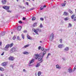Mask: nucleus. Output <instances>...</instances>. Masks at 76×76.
I'll return each mask as SVG.
<instances>
[{"label": "nucleus", "mask_w": 76, "mask_h": 76, "mask_svg": "<svg viewBox=\"0 0 76 76\" xmlns=\"http://www.w3.org/2000/svg\"><path fill=\"white\" fill-rule=\"evenodd\" d=\"M74 68H76V65H75V67Z\"/></svg>", "instance_id": "338daca9"}, {"label": "nucleus", "mask_w": 76, "mask_h": 76, "mask_svg": "<svg viewBox=\"0 0 76 76\" xmlns=\"http://www.w3.org/2000/svg\"><path fill=\"white\" fill-rule=\"evenodd\" d=\"M6 65H7V62H3L1 64V65L2 66H4V67H5Z\"/></svg>", "instance_id": "423d86ee"}, {"label": "nucleus", "mask_w": 76, "mask_h": 76, "mask_svg": "<svg viewBox=\"0 0 76 76\" xmlns=\"http://www.w3.org/2000/svg\"><path fill=\"white\" fill-rule=\"evenodd\" d=\"M34 8H31L30 9V10H34Z\"/></svg>", "instance_id": "49530a36"}, {"label": "nucleus", "mask_w": 76, "mask_h": 76, "mask_svg": "<svg viewBox=\"0 0 76 76\" xmlns=\"http://www.w3.org/2000/svg\"><path fill=\"white\" fill-rule=\"evenodd\" d=\"M34 59H32L30 61V63H29L30 64L29 65V66H31V63H32L33 62H34Z\"/></svg>", "instance_id": "1a4fd4ad"}, {"label": "nucleus", "mask_w": 76, "mask_h": 76, "mask_svg": "<svg viewBox=\"0 0 76 76\" xmlns=\"http://www.w3.org/2000/svg\"><path fill=\"white\" fill-rule=\"evenodd\" d=\"M62 59L63 60H66V58H63Z\"/></svg>", "instance_id": "8fccbe9b"}, {"label": "nucleus", "mask_w": 76, "mask_h": 76, "mask_svg": "<svg viewBox=\"0 0 76 76\" xmlns=\"http://www.w3.org/2000/svg\"><path fill=\"white\" fill-rule=\"evenodd\" d=\"M37 23H34L33 25L34 27H35V26H37Z\"/></svg>", "instance_id": "c85d7f7f"}, {"label": "nucleus", "mask_w": 76, "mask_h": 76, "mask_svg": "<svg viewBox=\"0 0 76 76\" xmlns=\"http://www.w3.org/2000/svg\"><path fill=\"white\" fill-rule=\"evenodd\" d=\"M5 51H8L9 49H6L5 48Z\"/></svg>", "instance_id": "5fc2aeb1"}, {"label": "nucleus", "mask_w": 76, "mask_h": 76, "mask_svg": "<svg viewBox=\"0 0 76 76\" xmlns=\"http://www.w3.org/2000/svg\"><path fill=\"white\" fill-rule=\"evenodd\" d=\"M41 71H39L38 73V76H40L41 75Z\"/></svg>", "instance_id": "4be33fe9"}, {"label": "nucleus", "mask_w": 76, "mask_h": 76, "mask_svg": "<svg viewBox=\"0 0 76 76\" xmlns=\"http://www.w3.org/2000/svg\"><path fill=\"white\" fill-rule=\"evenodd\" d=\"M35 75H36V76H37V73L35 74Z\"/></svg>", "instance_id": "69168bd1"}, {"label": "nucleus", "mask_w": 76, "mask_h": 76, "mask_svg": "<svg viewBox=\"0 0 76 76\" xmlns=\"http://www.w3.org/2000/svg\"><path fill=\"white\" fill-rule=\"evenodd\" d=\"M40 19L41 20H44V18H40Z\"/></svg>", "instance_id": "37998d69"}, {"label": "nucleus", "mask_w": 76, "mask_h": 76, "mask_svg": "<svg viewBox=\"0 0 76 76\" xmlns=\"http://www.w3.org/2000/svg\"><path fill=\"white\" fill-rule=\"evenodd\" d=\"M26 4H27V6H29V3L28 2H27L26 3Z\"/></svg>", "instance_id": "c03bdc74"}, {"label": "nucleus", "mask_w": 76, "mask_h": 76, "mask_svg": "<svg viewBox=\"0 0 76 76\" xmlns=\"http://www.w3.org/2000/svg\"><path fill=\"white\" fill-rule=\"evenodd\" d=\"M64 51H69V47H66L64 49Z\"/></svg>", "instance_id": "6ab92c4d"}, {"label": "nucleus", "mask_w": 76, "mask_h": 76, "mask_svg": "<svg viewBox=\"0 0 76 76\" xmlns=\"http://www.w3.org/2000/svg\"><path fill=\"white\" fill-rule=\"evenodd\" d=\"M32 31H34V32H35L36 34H37V35H39V34L38 33V32H41V30L39 28H37L35 29V28H33L32 29Z\"/></svg>", "instance_id": "f257e3e1"}, {"label": "nucleus", "mask_w": 76, "mask_h": 76, "mask_svg": "<svg viewBox=\"0 0 76 76\" xmlns=\"http://www.w3.org/2000/svg\"><path fill=\"white\" fill-rule=\"evenodd\" d=\"M13 39L15 40L16 39V36H14L12 38Z\"/></svg>", "instance_id": "393cba45"}, {"label": "nucleus", "mask_w": 76, "mask_h": 76, "mask_svg": "<svg viewBox=\"0 0 76 76\" xmlns=\"http://www.w3.org/2000/svg\"><path fill=\"white\" fill-rule=\"evenodd\" d=\"M74 21H76V19H74Z\"/></svg>", "instance_id": "052dcab7"}, {"label": "nucleus", "mask_w": 76, "mask_h": 76, "mask_svg": "<svg viewBox=\"0 0 76 76\" xmlns=\"http://www.w3.org/2000/svg\"><path fill=\"white\" fill-rule=\"evenodd\" d=\"M64 20H65V21H67V20H69V18H67V17H66V18H64Z\"/></svg>", "instance_id": "5701e85b"}, {"label": "nucleus", "mask_w": 76, "mask_h": 76, "mask_svg": "<svg viewBox=\"0 0 76 76\" xmlns=\"http://www.w3.org/2000/svg\"><path fill=\"white\" fill-rule=\"evenodd\" d=\"M1 44H2V42H0V46H1Z\"/></svg>", "instance_id": "4d7b16f0"}, {"label": "nucleus", "mask_w": 76, "mask_h": 76, "mask_svg": "<svg viewBox=\"0 0 76 76\" xmlns=\"http://www.w3.org/2000/svg\"><path fill=\"white\" fill-rule=\"evenodd\" d=\"M13 45V43H12L10 45V47H12Z\"/></svg>", "instance_id": "4c0bfd02"}, {"label": "nucleus", "mask_w": 76, "mask_h": 76, "mask_svg": "<svg viewBox=\"0 0 76 76\" xmlns=\"http://www.w3.org/2000/svg\"><path fill=\"white\" fill-rule=\"evenodd\" d=\"M0 76H3V74H1Z\"/></svg>", "instance_id": "680f3d73"}, {"label": "nucleus", "mask_w": 76, "mask_h": 76, "mask_svg": "<svg viewBox=\"0 0 76 76\" xmlns=\"http://www.w3.org/2000/svg\"><path fill=\"white\" fill-rule=\"evenodd\" d=\"M9 47H10V45L8 44L7 45H6L5 47V48L6 49H8V48H9Z\"/></svg>", "instance_id": "ddd939ff"}, {"label": "nucleus", "mask_w": 76, "mask_h": 76, "mask_svg": "<svg viewBox=\"0 0 76 76\" xmlns=\"http://www.w3.org/2000/svg\"><path fill=\"white\" fill-rule=\"evenodd\" d=\"M23 54L28 55L29 54V53H28V52H26V51H25L23 52Z\"/></svg>", "instance_id": "f3484780"}, {"label": "nucleus", "mask_w": 76, "mask_h": 76, "mask_svg": "<svg viewBox=\"0 0 76 76\" xmlns=\"http://www.w3.org/2000/svg\"><path fill=\"white\" fill-rule=\"evenodd\" d=\"M36 19V18H35V17H33L32 18V20H35Z\"/></svg>", "instance_id": "7c9ffc66"}, {"label": "nucleus", "mask_w": 76, "mask_h": 76, "mask_svg": "<svg viewBox=\"0 0 76 76\" xmlns=\"http://www.w3.org/2000/svg\"><path fill=\"white\" fill-rule=\"evenodd\" d=\"M43 9H44V7L42 6L40 8V10H43Z\"/></svg>", "instance_id": "473e14b6"}, {"label": "nucleus", "mask_w": 76, "mask_h": 76, "mask_svg": "<svg viewBox=\"0 0 76 76\" xmlns=\"http://www.w3.org/2000/svg\"><path fill=\"white\" fill-rule=\"evenodd\" d=\"M46 51H47V49H45V50L42 53V57H44V55L46 54V53H47Z\"/></svg>", "instance_id": "9d476101"}, {"label": "nucleus", "mask_w": 76, "mask_h": 76, "mask_svg": "<svg viewBox=\"0 0 76 76\" xmlns=\"http://www.w3.org/2000/svg\"><path fill=\"white\" fill-rule=\"evenodd\" d=\"M54 38V34H51L50 38V41H53Z\"/></svg>", "instance_id": "7ed1b4c3"}, {"label": "nucleus", "mask_w": 76, "mask_h": 76, "mask_svg": "<svg viewBox=\"0 0 76 76\" xmlns=\"http://www.w3.org/2000/svg\"><path fill=\"white\" fill-rule=\"evenodd\" d=\"M11 34H13V32H11Z\"/></svg>", "instance_id": "774afa93"}, {"label": "nucleus", "mask_w": 76, "mask_h": 76, "mask_svg": "<svg viewBox=\"0 0 76 76\" xmlns=\"http://www.w3.org/2000/svg\"><path fill=\"white\" fill-rule=\"evenodd\" d=\"M43 7H46V5H44L43 6Z\"/></svg>", "instance_id": "13d9d810"}, {"label": "nucleus", "mask_w": 76, "mask_h": 76, "mask_svg": "<svg viewBox=\"0 0 76 76\" xmlns=\"http://www.w3.org/2000/svg\"><path fill=\"white\" fill-rule=\"evenodd\" d=\"M50 54H51L50 53H49L48 54L47 57H46V58H48V56H50Z\"/></svg>", "instance_id": "c9c22d12"}, {"label": "nucleus", "mask_w": 76, "mask_h": 76, "mask_svg": "<svg viewBox=\"0 0 76 76\" xmlns=\"http://www.w3.org/2000/svg\"><path fill=\"white\" fill-rule=\"evenodd\" d=\"M63 41V39H61L59 41L60 43H62V41Z\"/></svg>", "instance_id": "f704fd0d"}, {"label": "nucleus", "mask_w": 76, "mask_h": 76, "mask_svg": "<svg viewBox=\"0 0 76 76\" xmlns=\"http://www.w3.org/2000/svg\"><path fill=\"white\" fill-rule=\"evenodd\" d=\"M75 15H72L71 17V18L72 19H73L74 18V17H75Z\"/></svg>", "instance_id": "58836bf2"}, {"label": "nucleus", "mask_w": 76, "mask_h": 76, "mask_svg": "<svg viewBox=\"0 0 76 76\" xmlns=\"http://www.w3.org/2000/svg\"><path fill=\"white\" fill-rule=\"evenodd\" d=\"M68 15V12H64L63 14V15H64V16H67Z\"/></svg>", "instance_id": "4468645a"}, {"label": "nucleus", "mask_w": 76, "mask_h": 76, "mask_svg": "<svg viewBox=\"0 0 76 76\" xmlns=\"http://www.w3.org/2000/svg\"><path fill=\"white\" fill-rule=\"evenodd\" d=\"M43 56H42V55H40V56H39L38 57V60L39 61H41V60H42V58H43Z\"/></svg>", "instance_id": "6e6552de"}, {"label": "nucleus", "mask_w": 76, "mask_h": 76, "mask_svg": "<svg viewBox=\"0 0 76 76\" xmlns=\"http://www.w3.org/2000/svg\"><path fill=\"white\" fill-rule=\"evenodd\" d=\"M2 3L3 4H5L6 3V0H2Z\"/></svg>", "instance_id": "dca6fc26"}, {"label": "nucleus", "mask_w": 76, "mask_h": 76, "mask_svg": "<svg viewBox=\"0 0 76 76\" xmlns=\"http://www.w3.org/2000/svg\"><path fill=\"white\" fill-rule=\"evenodd\" d=\"M17 40H19V41H20V38L19 37V36H18L17 37Z\"/></svg>", "instance_id": "c756f323"}, {"label": "nucleus", "mask_w": 76, "mask_h": 76, "mask_svg": "<svg viewBox=\"0 0 76 76\" xmlns=\"http://www.w3.org/2000/svg\"><path fill=\"white\" fill-rule=\"evenodd\" d=\"M44 50V48L42 47L41 48V50H42V51H43Z\"/></svg>", "instance_id": "603ef678"}, {"label": "nucleus", "mask_w": 76, "mask_h": 76, "mask_svg": "<svg viewBox=\"0 0 76 76\" xmlns=\"http://www.w3.org/2000/svg\"><path fill=\"white\" fill-rule=\"evenodd\" d=\"M18 23H22V21L20 20V21H18Z\"/></svg>", "instance_id": "ea45409f"}, {"label": "nucleus", "mask_w": 76, "mask_h": 76, "mask_svg": "<svg viewBox=\"0 0 76 76\" xmlns=\"http://www.w3.org/2000/svg\"><path fill=\"white\" fill-rule=\"evenodd\" d=\"M40 55H42V53H40L39 55H38V54H35L34 56V58H35V59H37L40 56Z\"/></svg>", "instance_id": "f03ea898"}, {"label": "nucleus", "mask_w": 76, "mask_h": 76, "mask_svg": "<svg viewBox=\"0 0 76 76\" xmlns=\"http://www.w3.org/2000/svg\"><path fill=\"white\" fill-rule=\"evenodd\" d=\"M26 20V18H25L23 17V20Z\"/></svg>", "instance_id": "de8ad7c7"}, {"label": "nucleus", "mask_w": 76, "mask_h": 76, "mask_svg": "<svg viewBox=\"0 0 76 76\" xmlns=\"http://www.w3.org/2000/svg\"><path fill=\"white\" fill-rule=\"evenodd\" d=\"M23 32L24 33H26V32H27V31L24 30V31H23Z\"/></svg>", "instance_id": "a19ab883"}, {"label": "nucleus", "mask_w": 76, "mask_h": 76, "mask_svg": "<svg viewBox=\"0 0 76 76\" xmlns=\"http://www.w3.org/2000/svg\"><path fill=\"white\" fill-rule=\"evenodd\" d=\"M41 46H39L38 48V49L39 50H41Z\"/></svg>", "instance_id": "a18cd8bd"}, {"label": "nucleus", "mask_w": 76, "mask_h": 76, "mask_svg": "<svg viewBox=\"0 0 76 76\" xmlns=\"http://www.w3.org/2000/svg\"><path fill=\"white\" fill-rule=\"evenodd\" d=\"M15 50H16V48H14L11 49L10 52V53H13V52H15Z\"/></svg>", "instance_id": "0eeeda50"}, {"label": "nucleus", "mask_w": 76, "mask_h": 76, "mask_svg": "<svg viewBox=\"0 0 76 76\" xmlns=\"http://www.w3.org/2000/svg\"><path fill=\"white\" fill-rule=\"evenodd\" d=\"M56 67L57 69H61V67L59 66L58 65H56Z\"/></svg>", "instance_id": "412c9836"}, {"label": "nucleus", "mask_w": 76, "mask_h": 76, "mask_svg": "<svg viewBox=\"0 0 76 76\" xmlns=\"http://www.w3.org/2000/svg\"><path fill=\"white\" fill-rule=\"evenodd\" d=\"M40 43H41V42H42V41H40Z\"/></svg>", "instance_id": "e2e57ef3"}, {"label": "nucleus", "mask_w": 76, "mask_h": 76, "mask_svg": "<svg viewBox=\"0 0 76 76\" xmlns=\"http://www.w3.org/2000/svg\"><path fill=\"white\" fill-rule=\"evenodd\" d=\"M29 45H30L29 44L27 45L24 46V47H23V48L24 49V48H26V47H29Z\"/></svg>", "instance_id": "a211bd4d"}, {"label": "nucleus", "mask_w": 76, "mask_h": 76, "mask_svg": "<svg viewBox=\"0 0 76 76\" xmlns=\"http://www.w3.org/2000/svg\"><path fill=\"white\" fill-rule=\"evenodd\" d=\"M4 52H3L1 54V56H3L4 55Z\"/></svg>", "instance_id": "6e6d98bb"}, {"label": "nucleus", "mask_w": 76, "mask_h": 76, "mask_svg": "<svg viewBox=\"0 0 76 76\" xmlns=\"http://www.w3.org/2000/svg\"><path fill=\"white\" fill-rule=\"evenodd\" d=\"M4 70V68H3L2 67L0 68V70H1V71H3Z\"/></svg>", "instance_id": "cd10ccee"}, {"label": "nucleus", "mask_w": 76, "mask_h": 76, "mask_svg": "<svg viewBox=\"0 0 76 76\" xmlns=\"http://www.w3.org/2000/svg\"><path fill=\"white\" fill-rule=\"evenodd\" d=\"M22 37L23 39H24L25 38V35H24V34H22Z\"/></svg>", "instance_id": "bb28decb"}, {"label": "nucleus", "mask_w": 76, "mask_h": 76, "mask_svg": "<svg viewBox=\"0 0 76 76\" xmlns=\"http://www.w3.org/2000/svg\"><path fill=\"white\" fill-rule=\"evenodd\" d=\"M69 27H72V24L70 23H69Z\"/></svg>", "instance_id": "79ce46f5"}, {"label": "nucleus", "mask_w": 76, "mask_h": 76, "mask_svg": "<svg viewBox=\"0 0 76 76\" xmlns=\"http://www.w3.org/2000/svg\"><path fill=\"white\" fill-rule=\"evenodd\" d=\"M8 59L9 60L11 61H13V60H14V58H13V57L12 56L8 58Z\"/></svg>", "instance_id": "39448f33"}, {"label": "nucleus", "mask_w": 76, "mask_h": 76, "mask_svg": "<svg viewBox=\"0 0 76 76\" xmlns=\"http://www.w3.org/2000/svg\"><path fill=\"white\" fill-rule=\"evenodd\" d=\"M11 67H12V68H13V66L12 65H11Z\"/></svg>", "instance_id": "bf43d9fd"}, {"label": "nucleus", "mask_w": 76, "mask_h": 76, "mask_svg": "<svg viewBox=\"0 0 76 76\" xmlns=\"http://www.w3.org/2000/svg\"><path fill=\"white\" fill-rule=\"evenodd\" d=\"M17 1H19V0H16Z\"/></svg>", "instance_id": "0e129e2a"}, {"label": "nucleus", "mask_w": 76, "mask_h": 76, "mask_svg": "<svg viewBox=\"0 0 76 76\" xmlns=\"http://www.w3.org/2000/svg\"><path fill=\"white\" fill-rule=\"evenodd\" d=\"M66 4V3L62 4V6H65Z\"/></svg>", "instance_id": "e433bc0d"}, {"label": "nucleus", "mask_w": 76, "mask_h": 76, "mask_svg": "<svg viewBox=\"0 0 76 76\" xmlns=\"http://www.w3.org/2000/svg\"><path fill=\"white\" fill-rule=\"evenodd\" d=\"M76 70V68H74V70H73V72H74V71H75Z\"/></svg>", "instance_id": "3c124183"}, {"label": "nucleus", "mask_w": 76, "mask_h": 76, "mask_svg": "<svg viewBox=\"0 0 76 76\" xmlns=\"http://www.w3.org/2000/svg\"><path fill=\"white\" fill-rule=\"evenodd\" d=\"M2 7L3 9H6V10H9L10 9L9 7L7 6H4L3 7Z\"/></svg>", "instance_id": "20e7f679"}, {"label": "nucleus", "mask_w": 76, "mask_h": 76, "mask_svg": "<svg viewBox=\"0 0 76 76\" xmlns=\"http://www.w3.org/2000/svg\"><path fill=\"white\" fill-rule=\"evenodd\" d=\"M39 66H40V64H38L36 65V67H38Z\"/></svg>", "instance_id": "2f4dec72"}, {"label": "nucleus", "mask_w": 76, "mask_h": 76, "mask_svg": "<svg viewBox=\"0 0 76 76\" xmlns=\"http://www.w3.org/2000/svg\"><path fill=\"white\" fill-rule=\"evenodd\" d=\"M69 73H71L73 71V70L71 69V68H69L68 69Z\"/></svg>", "instance_id": "9b49d317"}, {"label": "nucleus", "mask_w": 76, "mask_h": 76, "mask_svg": "<svg viewBox=\"0 0 76 76\" xmlns=\"http://www.w3.org/2000/svg\"><path fill=\"white\" fill-rule=\"evenodd\" d=\"M27 37L28 38V39H30L31 40V39H32V38H31V37H30V36H29V35H28V34H27Z\"/></svg>", "instance_id": "f8f14e48"}, {"label": "nucleus", "mask_w": 76, "mask_h": 76, "mask_svg": "<svg viewBox=\"0 0 76 76\" xmlns=\"http://www.w3.org/2000/svg\"><path fill=\"white\" fill-rule=\"evenodd\" d=\"M63 44H60L58 46V47L59 48H61L63 47Z\"/></svg>", "instance_id": "2eb2a0df"}, {"label": "nucleus", "mask_w": 76, "mask_h": 76, "mask_svg": "<svg viewBox=\"0 0 76 76\" xmlns=\"http://www.w3.org/2000/svg\"><path fill=\"white\" fill-rule=\"evenodd\" d=\"M68 12H69V13H71V14H72L73 13V12L72 10H68Z\"/></svg>", "instance_id": "a878e982"}, {"label": "nucleus", "mask_w": 76, "mask_h": 76, "mask_svg": "<svg viewBox=\"0 0 76 76\" xmlns=\"http://www.w3.org/2000/svg\"><path fill=\"white\" fill-rule=\"evenodd\" d=\"M40 28H43V26H42V24H40Z\"/></svg>", "instance_id": "72a5a7b5"}, {"label": "nucleus", "mask_w": 76, "mask_h": 76, "mask_svg": "<svg viewBox=\"0 0 76 76\" xmlns=\"http://www.w3.org/2000/svg\"><path fill=\"white\" fill-rule=\"evenodd\" d=\"M1 35L2 36H4L5 35V32L3 31L1 33Z\"/></svg>", "instance_id": "b1692460"}, {"label": "nucleus", "mask_w": 76, "mask_h": 76, "mask_svg": "<svg viewBox=\"0 0 76 76\" xmlns=\"http://www.w3.org/2000/svg\"><path fill=\"white\" fill-rule=\"evenodd\" d=\"M7 12H9L10 13H11V11H10V10H7Z\"/></svg>", "instance_id": "864d4df0"}, {"label": "nucleus", "mask_w": 76, "mask_h": 76, "mask_svg": "<svg viewBox=\"0 0 76 76\" xmlns=\"http://www.w3.org/2000/svg\"><path fill=\"white\" fill-rule=\"evenodd\" d=\"M21 28H22V27L21 26H18V27L17 30L18 31H20V30H21Z\"/></svg>", "instance_id": "aec40b11"}, {"label": "nucleus", "mask_w": 76, "mask_h": 76, "mask_svg": "<svg viewBox=\"0 0 76 76\" xmlns=\"http://www.w3.org/2000/svg\"><path fill=\"white\" fill-rule=\"evenodd\" d=\"M23 72H25V73L26 72V70H25V69H23Z\"/></svg>", "instance_id": "09e8293b"}]
</instances>
